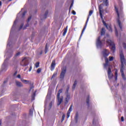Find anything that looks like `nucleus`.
Returning <instances> with one entry per match:
<instances>
[{
	"mask_svg": "<svg viewBox=\"0 0 126 126\" xmlns=\"http://www.w3.org/2000/svg\"><path fill=\"white\" fill-rule=\"evenodd\" d=\"M120 62L121 63V65L120 67V72L121 73L123 79L124 80H126V76L125 75V73H124V70L125 69V65H126V60L125 58V55L122 52L120 54Z\"/></svg>",
	"mask_w": 126,
	"mask_h": 126,
	"instance_id": "1",
	"label": "nucleus"
},
{
	"mask_svg": "<svg viewBox=\"0 0 126 126\" xmlns=\"http://www.w3.org/2000/svg\"><path fill=\"white\" fill-rule=\"evenodd\" d=\"M115 11L117 14V22L121 29H123V26H122V23H121V21L120 20V12H119V9L117 7V6L115 5L114 6Z\"/></svg>",
	"mask_w": 126,
	"mask_h": 126,
	"instance_id": "2",
	"label": "nucleus"
},
{
	"mask_svg": "<svg viewBox=\"0 0 126 126\" xmlns=\"http://www.w3.org/2000/svg\"><path fill=\"white\" fill-rule=\"evenodd\" d=\"M93 14V10H90L89 12V14L88 18L87 19L86 22L85 23V26L82 31V32L80 36V38H81V37H82V35H83V33H84V32L85 31V29H86V27H87V23H88V21H89V18L90 16L92 15Z\"/></svg>",
	"mask_w": 126,
	"mask_h": 126,
	"instance_id": "3",
	"label": "nucleus"
},
{
	"mask_svg": "<svg viewBox=\"0 0 126 126\" xmlns=\"http://www.w3.org/2000/svg\"><path fill=\"white\" fill-rule=\"evenodd\" d=\"M63 93V89H60L59 90L58 94H57V99H58V103L57 105L60 106V104L63 103V97L61 96L60 98V96H61V93Z\"/></svg>",
	"mask_w": 126,
	"mask_h": 126,
	"instance_id": "4",
	"label": "nucleus"
},
{
	"mask_svg": "<svg viewBox=\"0 0 126 126\" xmlns=\"http://www.w3.org/2000/svg\"><path fill=\"white\" fill-rule=\"evenodd\" d=\"M106 44L109 45V46H111V51H112V53H115L116 51V44L113 41H112L110 39H108L106 40Z\"/></svg>",
	"mask_w": 126,
	"mask_h": 126,
	"instance_id": "5",
	"label": "nucleus"
},
{
	"mask_svg": "<svg viewBox=\"0 0 126 126\" xmlns=\"http://www.w3.org/2000/svg\"><path fill=\"white\" fill-rule=\"evenodd\" d=\"M29 64V57H23L20 65L22 66H27Z\"/></svg>",
	"mask_w": 126,
	"mask_h": 126,
	"instance_id": "6",
	"label": "nucleus"
},
{
	"mask_svg": "<svg viewBox=\"0 0 126 126\" xmlns=\"http://www.w3.org/2000/svg\"><path fill=\"white\" fill-rule=\"evenodd\" d=\"M96 45L97 47H99V48H102L103 43L102 42V41H101V36H98L96 39Z\"/></svg>",
	"mask_w": 126,
	"mask_h": 126,
	"instance_id": "7",
	"label": "nucleus"
},
{
	"mask_svg": "<svg viewBox=\"0 0 126 126\" xmlns=\"http://www.w3.org/2000/svg\"><path fill=\"white\" fill-rule=\"evenodd\" d=\"M98 9L99 11V15L100 16V18L103 19V14L102 13L103 12V4H100L98 6Z\"/></svg>",
	"mask_w": 126,
	"mask_h": 126,
	"instance_id": "8",
	"label": "nucleus"
},
{
	"mask_svg": "<svg viewBox=\"0 0 126 126\" xmlns=\"http://www.w3.org/2000/svg\"><path fill=\"white\" fill-rule=\"evenodd\" d=\"M65 72H66V69L65 68H63L60 75L61 78L63 79Z\"/></svg>",
	"mask_w": 126,
	"mask_h": 126,
	"instance_id": "9",
	"label": "nucleus"
},
{
	"mask_svg": "<svg viewBox=\"0 0 126 126\" xmlns=\"http://www.w3.org/2000/svg\"><path fill=\"white\" fill-rule=\"evenodd\" d=\"M109 51L107 49H104L103 51L102 54L104 57V58H107L108 56H109Z\"/></svg>",
	"mask_w": 126,
	"mask_h": 126,
	"instance_id": "10",
	"label": "nucleus"
},
{
	"mask_svg": "<svg viewBox=\"0 0 126 126\" xmlns=\"http://www.w3.org/2000/svg\"><path fill=\"white\" fill-rule=\"evenodd\" d=\"M55 66H56V61L55 60H53L51 65V70L52 71H53V70L55 69Z\"/></svg>",
	"mask_w": 126,
	"mask_h": 126,
	"instance_id": "11",
	"label": "nucleus"
},
{
	"mask_svg": "<svg viewBox=\"0 0 126 126\" xmlns=\"http://www.w3.org/2000/svg\"><path fill=\"white\" fill-rule=\"evenodd\" d=\"M69 99H70V95H69V94H67L65 98V104H67V103H68Z\"/></svg>",
	"mask_w": 126,
	"mask_h": 126,
	"instance_id": "12",
	"label": "nucleus"
},
{
	"mask_svg": "<svg viewBox=\"0 0 126 126\" xmlns=\"http://www.w3.org/2000/svg\"><path fill=\"white\" fill-rule=\"evenodd\" d=\"M21 81L25 84H31V81L24 79H21Z\"/></svg>",
	"mask_w": 126,
	"mask_h": 126,
	"instance_id": "13",
	"label": "nucleus"
},
{
	"mask_svg": "<svg viewBox=\"0 0 126 126\" xmlns=\"http://www.w3.org/2000/svg\"><path fill=\"white\" fill-rule=\"evenodd\" d=\"M105 63L104 64V67H107L109 65V59L107 58H105Z\"/></svg>",
	"mask_w": 126,
	"mask_h": 126,
	"instance_id": "14",
	"label": "nucleus"
},
{
	"mask_svg": "<svg viewBox=\"0 0 126 126\" xmlns=\"http://www.w3.org/2000/svg\"><path fill=\"white\" fill-rule=\"evenodd\" d=\"M105 27H106V29L107 30L110 31V32H113V30H112V26L111 25H108L106 26Z\"/></svg>",
	"mask_w": 126,
	"mask_h": 126,
	"instance_id": "15",
	"label": "nucleus"
},
{
	"mask_svg": "<svg viewBox=\"0 0 126 126\" xmlns=\"http://www.w3.org/2000/svg\"><path fill=\"white\" fill-rule=\"evenodd\" d=\"M101 35L103 36V35H105V33H106V30H105V28H102L101 30Z\"/></svg>",
	"mask_w": 126,
	"mask_h": 126,
	"instance_id": "16",
	"label": "nucleus"
},
{
	"mask_svg": "<svg viewBox=\"0 0 126 126\" xmlns=\"http://www.w3.org/2000/svg\"><path fill=\"white\" fill-rule=\"evenodd\" d=\"M16 84L17 86H18V87H22V86H23V85H22V84L20 82H16Z\"/></svg>",
	"mask_w": 126,
	"mask_h": 126,
	"instance_id": "17",
	"label": "nucleus"
},
{
	"mask_svg": "<svg viewBox=\"0 0 126 126\" xmlns=\"http://www.w3.org/2000/svg\"><path fill=\"white\" fill-rule=\"evenodd\" d=\"M67 28H68V26H66L65 29H63L64 32H63V36H65V34H66V32H67Z\"/></svg>",
	"mask_w": 126,
	"mask_h": 126,
	"instance_id": "18",
	"label": "nucleus"
},
{
	"mask_svg": "<svg viewBox=\"0 0 126 126\" xmlns=\"http://www.w3.org/2000/svg\"><path fill=\"white\" fill-rule=\"evenodd\" d=\"M76 84H77V81H75L74 83L72 88V90H74L75 89V87H76Z\"/></svg>",
	"mask_w": 126,
	"mask_h": 126,
	"instance_id": "19",
	"label": "nucleus"
},
{
	"mask_svg": "<svg viewBox=\"0 0 126 126\" xmlns=\"http://www.w3.org/2000/svg\"><path fill=\"white\" fill-rule=\"evenodd\" d=\"M48 51H49V50L48 48V44L46 43L45 48V54H47V53H48Z\"/></svg>",
	"mask_w": 126,
	"mask_h": 126,
	"instance_id": "20",
	"label": "nucleus"
},
{
	"mask_svg": "<svg viewBox=\"0 0 126 126\" xmlns=\"http://www.w3.org/2000/svg\"><path fill=\"white\" fill-rule=\"evenodd\" d=\"M57 75H58V72H55L51 77V79H53V78H54V77H56Z\"/></svg>",
	"mask_w": 126,
	"mask_h": 126,
	"instance_id": "21",
	"label": "nucleus"
},
{
	"mask_svg": "<svg viewBox=\"0 0 126 126\" xmlns=\"http://www.w3.org/2000/svg\"><path fill=\"white\" fill-rule=\"evenodd\" d=\"M115 30V35L117 37L119 36V32H118V30L117 29V28L116 27H114Z\"/></svg>",
	"mask_w": 126,
	"mask_h": 126,
	"instance_id": "22",
	"label": "nucleus"
},
{
	"mask_svg": "<svg viewBox=\"0 0 126 126\" xmlns=\"http://www.w3.org/2000/svg\"><path fill=\"white\" fill-rule=\"evenodd\" d=\"M90 97L88 96L87 98V104L89 106V102H90Z\"/></svg>",
	"mask_w": 126,
	"mask_h": 126,
	"instance_id": "23",
	"label": "nucleus"
},
{
	"mask_svg": "<svg viewBox=\"0 0 126 126\" xmlns=\"http://www.w3.org/2000/svg\"><path fill=\"white\" fill-rule=\"evenodd\" d=\"M64 118H65V115H64V114H63L62 116V121H61L62 123H63V122L64 121Z\"/></svg>",
	"mask_w": 126,
	"mask_h": 126,
	"instance_id": "24",
	"label": "nucleus"
},
{
	"mask_svg": "<svg viewBox=\"0 0 126 126\" xmlns=\"http://www.w3.org/2000/svg\"><path fill=\"white\" fill-rule=\"evenodd\" d=\"M48 13H49V12H48V11H46L45 12V14L44 15V17L45 19L47 18V16Z\"/></svg>",
	"mask_w": 126,
	"mask_h": 126,
	"instance_id": "25",
	"label": "nucleus"
},
{
	"mask_svg": "<svg viewBox=\"0 0 126 126\" xmlns=\"http://www.w3.org/2000/svg\"><path fill=\"white\" fill-rule=\"evenodd\" d=\"M107 72H108V74H110L112 73V70H111V68L110 67L108 68Z\"/></svg>",
	"mask_w": 126,
	"mask_h": 126,
	"instance_id": "26",
	"label": "nucleus"
},
{
	"mask_svg": "<svg viewBox=\"0 0 126 126\" xmlns=\"http://www.w3.org/2000/svg\"><path fill=\"white\" fill-rule=\"evenodd\" d=\"M108 75L109 79H112V78H113V74L110 73V74H108Z\"/></svg>",
	"mask_w": 126,
	"mask_h": 126,
	"instance_id": "27",
	"label": "nucleus"
},
{
	"mask_svg": "<svg viewBox=\"0 0 126 126\" xmlns=\"http://www.w3.org/2000/svg\"><path fill=\"white\" fill-rule=\"evenodd\" d=\"M71 111H72V104H71L69 108V110H68V112H69V113H70V112H71Z\"/></svg>",
	"mask_w": 126,
	"mask_h": 126,
	"instance_id": "28",
	"label": "nucleus"
},
{
	"mask_svg": "<svg viewBox=\"0 0 126 126\" xmlns=\"http://www.w3.org/2000/svg\"><path fill=\"white\" fill-rule=\"evenodd\" d=\"M29 24H27L23 28V30H25V29H26V28H27V27H29Z\"/></svg>",
	"mask_w": 126,
	"mask_h": 126,
	"instance_id": "29",
	"label": "nucleus"
},
{
	"mask_svg": "<svg viewBox=\"0 0 126 126\" xmlns=\"http://www.w3.org/2000/svg\"><path fill=\"white\" fill-rule=\"evenodd\" d=\"M112 61H114V57H109V61L112 62Z\"/></svg>",
	"mask_w": 126,
	"mask_h": 126,
	"instance_id": "30",
	"label": "nucleus"
},
{
	"mask_svg": "<svg viewBox=\"0 0 126 126\" xmlns=\"http://www.w3.org/2000/svg\"><path fill=\"white\" fill-rule=\"evenodd\" d=\"M70 116V112L69 111H67V119H68L69 118V116Z\"/></svg>",
	"mask_w": 126,
	"mask_h": 126,
	"instance_id": "31",
	"label": "nucleus"
},
{
	"mask_svg": "<svg viewBox=\"0 0 126 126\" xmlns=\"http://www.w3.org/2000/svg\"><path fill=\"white\" fill-rule=\"evenodd\" d=\"M24 25V24H22L19 28V31L21 30L22 28H23V26Z\"/></svg>",
	"mask_w": 126,
	"mask_h": 126,
	"instance_id": "32",
	"label": "nucleus"
},
{
	"mask_svg": "<svg viewBox=\"0 0 126 126\" xmlns=\"http://www.w3.org/2000/svg\"><path fill=\"white\" fill-rule=\"evenodd\" d=\"M40 64V63L37 62L35 63V66L36 67H39V65Z\"/></svg>",
	"mask_w": 126,
	"mask_h": 126,
	"instance_id": "33",
	"label": "nucleus"
},
{
	"mask_svg": "<svg viewBox=\"0 0 126 126\" xmlns=\"http://www.w3.org/2000/svg\"><path fill=\"white\" fill-rule=\"evenodd\" d=\"M41 69L40 68L37 69L36 71L37 73H40V72H41Z\"/></svg>",
	"mask_w": 126,
	"mask_h": 126,
	"instance_id": "34",
	"label": "nucleus"
},
{
	"mask_svg": "<svg viewBox=\"0 0 126 126\" xmlns=\"http://www.w3.org/2000/svg\"><path fill=\"white\" fill-rule=\"evenodd\" d=\"M31 86H30V89H32V88H34V84H31Z\"/></svg>",
	"mask_w": 126,
	"mask_h": 126,
	"instance_id": "35",
	"label": "nucleus"
},
{
	"mask_svg": "<svg viewBox=\"0 0 126 126\" xmlns=\"http://www.w3.org/2000/svg\"><path fill=\"white\" fill-rule=\"evenodd\" d=\"M105 3L106 6H108V5H109V2H108V0H105Z\"/></svg>",
	"mask_w": 126,
	"mask_h": 126,
	"instance_id": "36",
	"label": "nucleus"
},
{
	"mask_svg": "<svg viewBox=\"0 0 126 126\" xmlns=\"http://www.w3.org/2000/svg\"><path fill=\"white\" fill-rule=\"evenodd\" d=\"M7 59H6L5 61H4V63H3V64H2V66H5V64L6 63V62H7Z\"/></svg>",
	"mask_w": 126,
	"mask_h": 126,
	"instance_id": "37",
	"label": "nucleus"
},
{
	"mask_svg": "<svg viewBox=\"0 0 126 126\" xmlns=\"http://www.w3.org/2000/svg\"><path fill=\"white\" fill-rule=\"evenodd\" d=\"M53 105V102H51L49 103V109H51L52 108V105Z\"/></svg>",
	"mask_w": 126,
	"mask_h": 126,
	"instance_id": "38",
	"label": "nucleus"
},
{
	"mask_svg": "<svg viewBox=\"0 0 126 126\" xmlns=\"http://www.w3.org/2000/svg\"><path fill=\"white\" fill-rule=\"evenodd\" d=\"M30 115H31V116H33V111L32 110H30Z\"/></svg>",
	"mask_w": 126,
	"mask_h": 126,
	"instance_id": "39",
	"label": "nucleus"
},
{
	"mask_svg": "<svg viewBox=\"0 0 126 126\" xmlns=\"http://www.w3.org/2000/svg\"><path fill=\"white\" fill-rule=\"evenodd\" d=\"M31 18H32V17H31V16H30V17L28 18V20H27L28 23L30 21V20H31Z\"/></svg>",
	"mask_w": 126,
	"mask_h": 126,
	"instance_id": "40",
	"label": "nucleus"
},
{
	"mask_svg": "<svg viewBox=\"0 0 126 126\" xmlns=\"http://www.w3.org/2000/svg\"><path fill=\"white\" fill-rule=\"evenodd\" d=\"M123 47L125 49H126V42H123Z\"/></svg>",
	"mask_w": 126,
	"mask_h": 126,
	"instance_id": "41",
	"label": "nucleus"
},
{
	"mask_svg": "<svg viewBox=\"0 0 126 126\" xmlns=\"http://www.w3.org/2000/svg\"><path fill=\"white\" fill-rule=\"evenodd\" d=\"M25 14H26V11H25L22 14V17H24L25 16Z\"/></svg>",
	"mask_w": 126,
	"mask_h": 126,
	"instance_id": "42",
	"label": "nucleus"
},
{
	"mask_svg": "<svg viewBox=\"0 0 126 126\" xmlns=\"http://www.w3.org/2000/svg\"><path fill=\"white\" fill-rule=\"evenodd\" d=\"M16 74H17V71H16L14 73V74H13V76H14V77L16 76Z\"/></svg>",
	"mask_w": 126,
	"mask_h": 126,
	"instance_id": "43",
	"label": "nucleus"
},
{
	"mask_svg": "<svg viewBox=\"0 0 126 126\" xmlns=\"http://www.w3.org/2000/svg\"><path fill=\"white\" fill-rule=\"evenodd\" d=\"M17 77L18 78H19L20 79H21V75L20 74H18L17 76Z\"/></svg>",
	"mask_w": 126,
	"mask_h": 126,
	"instance_id": "44",
	"label": "nucleus"
},
{
	"mask_svg": "<svg viewBox=\"0 0 126 126\" xmlns=\"http://www.w3.org/2000/svg\"><path fill=\"white\" fill-rule=\"evenodd\" d=\"M73 6V3H71L70 6L69 10L71 9V7H72Z\"/></svg>",
	"mask_w": 126,
	"mask_h": 126,
	"instance_id": "45",
	"label": "nucleus"
},
{
	"mask_svg": "<svg viewBox=\"0 0 126 126\" xmlns=\"http://www.w3.org/2000/svg\"><path fill=\"white\" fill-rule=\"evenodd\" d=\"M72 14H73V15H75V14H76V12L75 11H74V10H73V11H72Z\"/></svg>",
	"mask_w": 126,
	"mask_h": 126,
	"instance_id": "46",
	"label": "nucleus"
},
{
	"mask_svg": "<svg viewBox=\"0 0 126 126\" xmlns=\"http://www.w3.org/2000/svg\"><path fill=\"white\" fill-rule=\"evenodd\" d=\"M20 55V52H18L17 54H16L15 56L16 57H18Z\"/></svg>",
	"mask_w": 126,
	"mask_h": 126,
	"instance_id": "47",
	"label": "nucleus"
},
{
	"mask_svg": "<svg viewBox=\"0 0 126 126\" xmlns=\"http://www.w3.org/2000/svg\"><path fill=\"white\" fill-rule=\"evenodd\" d=\"M124 121H125V119H124V117L122 116V117H121V122H124Z\"/></svg>",
	"mask_w": 126,
	"mask_h": 126,
	"instance_id": "48",
	"label": "nucleus"
},
{
	"mask_svg": "<svg viewBox=\"0 0 126 126\" xmlns=\"http://www.w3.org/2000/svg\"><path fill=\"white\" fill-rule=\"evenodd\" d=\"M103 23L104 26H105V27L107 26V25L106 23V22H104V21H103Z\"/></svg>",
	"mask_w": 126,
	"mask_h": 126,
	"instance_id": "49",
	"label": "nucleus"
},
{
	"mask_svg": "<svg viewBox=\"0 0 126 126\" xmlns=\"http://www.w3.org/2000/svg\"><path fill=\"white\" fill-rule=\"evenodd\" d=\"M115 76H118V71H115Z\"/></svg>",
	"mask_w": 126,
	"mask_h": 126,
	"instance_id": "50",
	"label": "nucleus"
},
{
	"mask_svg": "<svg viewBox=\"0 0 126 126\" xmlns=\"http://www.w3.org/2000/svg\"><path fill=\"white\" fill-rule=\"evenodd\" d=\"M32 70V66H30V69H29V71H31Z\"/></svg>",
	"mask_w": 126,
	"mask_h": 126,
	"instance_id": "51",
	"label": "nucleus"
},
{
	"mask_svg": "<svg viewBox=\"0 0 126 126\" xmlns=\"http://www.w3.org/2000/svg\"><path fill=\"white\" fill-rule=\"evenodd\" d=\"M69 90V87H68V88L66 89V92L67 93H68V91Z\"/></svg>",
	"mask_w": 126,
	"mask_h": 126,
	"instance_id": "52",
	"label": "nucleus"
},
{
	"mask_svg": "<svg viewBox=\"0 0 126 126\" xmlns=\"http://www.w3.org/2000/svg\"><path fill=\"white\" fill-rule=\"evenodd\" d=\"M76 119H78V113H77L76 114Z\"/></svg>",
	"mask_w": 126,
	"mask_h": 126,
	"instance_id": "53",
	"label": "nucleus"
},
{
	"mask_svg": "<svg viewBox=\"0 0 126 126\" xmlns=\"http://www.w3.org/2000/svg\"><path fill=\"white\" fill-rule=\"evenodd\" d=\"M16 22H17V21H15L14 22V25H15L16 24Z\"/></svg>",
	"mask_w": 126,
	"mask_h": 126,
	"instance_id": "54",
	"label": "nucleus"
},
{
	"mask_svg": "<svg viewBox=\"0 0 126 126\" xmlns=\"http://www.w3.org/2000/svg\"><path fill=\"white\" fill-rule=\"evenodd\" d=\"M6 82H7V80L4 81L3 82V84H5V83H6Z\"/></svg>",
	"mask_w": 126,
	"mask_h": 126,
	"instance_id": "55",
	"label": "nucleus"
},
{
	"mask_svg": "<svg viewBox=\"0 0 126 126\" xmlns=\"http://www.w3.org/2000/svg\"><path fill=\"white\" fill-rule=\"evenodd\" d=\"M115 80H118V76H115Z\"/></svg>",
	"mask_w": 126,
	"mask_h": 126,
	"instance_id": "56",
	"label": "nucleus"
},
{
	"mask_svg": "<svg viewBox=\"0 0 126 126\" xmlns=\"http://www.w3.org/2000/svg\"><path fill=\"white\" fill-rule=\"evenodd\" d=\"M1 4H2V2L1 1H0V6H1Z\"/></svg>",
	"mask_w": 126,
	"mask_h": 126,
	"instance_id": "57",
	"label": "nucleus"
},
{
	"mask_svg": "<svg viewBox=\"0 0 126 126\" xmlns=\"http://www.w3.org/2000/svg\"><path fill=\"white\" fill-rule=\"evenodd\" d=\"M1 126V121L0 120V126Z\"/></svg>",
	"mask_w": 126,
	"mask_h": 126,
	"instance_id": "58",
	"label": "nucleus"
},
{
	"mask_svg": "<svg viewBox=\"0 0 126 126\" xmlns=\"http://www.w3.org/2000/svg\"><path fill=\"white\" fill-rule=\"evenodd\" d=\"M94 122H95V120H94L93 121V125H94Z\"/></svg>",
	"mask_w": 126,
	"mask_h": 126,
	"instance_id": "59",
	"label": "nucleus"
},
{
	"mask_svg": "<svg viewBox=\"0 0 126 126\" xmlns=\"http://www.w3.org/2000/svg\"><path fill=\"white\" fill-rule=\"evenodd\" d=\"M11 0H9V1H11Z\"/></svg>",
	"mask_w": 126,
	"mask_h": 126,
	"instance_id": "60",
	"label": "nucleus"
},
{
	"mask_svg": "<svg viewBox=\"0 0 126 126\" xmlns=\"http://www.w3.org/2000/svg\"><path fill=\"white\" fill-rule=\"evenodd\" d=\"M40 55H42V52H41Z\"/></svg>",
	"mask_w": 126,
	"mask_h": 126,
	"instance_id": "61",
	"label": "nucleus"
}]
</instances>
